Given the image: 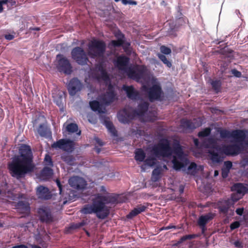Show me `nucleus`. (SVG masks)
Listing matches in <instances>:
<instances>
[{"label": "nucleus", "mask_w": 248, "mask_h": 248, "mask_svg": "<svg viewBox=\"0 0 248 248\" xmlns=\"http://www.w3.org/2000/svg\"><path fill=\"white\" fill-rule=\"evenodd\" d=\"M232 73L234 76L236 77H240L241 75V73L235 69L232 70Z\"/></svg>", "instance_id": "nucleus-42"}, {"label": "nucleus", "mask_w": 248, "mask_h": 248, "mask_svg": "<svg viewBox=\"0 0 248 248\" xmlns=\"http://www.w3.org/2000/svg\"><path fill=\"white\" fill-rule=\"evenodd\" d=\"M175 227H176L173 225H169L164 228H162V230H163V229L168 230V229H172V228H175Z\"/></svg>", "instance_id": "nucleus-49"}, {"label": "nucleus", "mask_w": 248, "mask_h": 248, "mask_svg": "<svg viewBox=\"0 0 248 248\" xmlns=\"http://www.w3.org/2000/svg\"><path fill=\"white\" fill-rule=\"evenodd\" d=\"M229 170L225 169L224 168H222V175L223 178H226L228 176V174L229 172Z\"/></svg>", "instance_id": "nucleus-41"}, {"label": "nucleus", "mask_w": 248, "mask_h": 248, "mask_svg": "<svg viewBox=\"0 0 248 248\" xmlns=\"http://www.w3.org/2000/svg\"><path fill=\"white\" fill-rule=\"evenodd\" d=\"M129 59L127 57L121 56L117 58L114 62L115 66L123 75H126L129 78L144 84V91L148 94L150 100L158 99L161 94V88L156 79L153 77L146 79V68L143 65L129 66Z\"/></svg>", "instance_id": "nucleus-3"}, {"label": "nucleus", "mask_w": 248, "mask_h": 248, "mask_svg": "<svg viewBox=\"0 0 248 248\" xmlns=\"http://www.w3.org/2000/svg\"><path fill=\"white\" fill-rule=\"evenodd\" d=\"M148 106L147 102L144 101L142 104L139 106L137 111L132 112L131 108H124L119 112L118 118L122 123H127L130 120L136 117L140 118L142 121H153L155 119L148 116L149 114L147 111Z\"/></svg>", "instance_id": "nucleus-7"}, {"label": "nucleus", "mask_w": 248, "mask_h": 248, "mask_svg": "<svg viewBox=\"0 0 248 248\" xmlns=\"http://www.w3.org/2000/svg\"><path fill=\"white\" fill-rule=\"evenodd\" d=\"M239 226H240L239 222L238 221H235L231 224L230 228H231V230H234L235 229L238 228L239 227Z\"/></svg>", "instance_id": "nucleus-40"}, {"label": "nucleus", "mask_w": 248, "mask_h": 248, "mask_svg": "<svg viewBox=\"0 0 248 248\" xmlns=\"http://www.w3.org/2000/svg\"><path fill=\"white\" fill-rule=\"evenodd\" d=\"M38 213L42 221L47 222L51 220L52 217L48 208L46 207L39 208Z\"/></svg>", "instance_id": "nucleus-18"}, {"label": "nucleus", "mask_w": 248, "mask_h": 248, "mask_svg": "<svg viewBox=\"0 0 248 248\" xmlns=\"http://www.w3.org/2000/svg\"><path fill=\"white\" fill-rule=\"evenodd\" d=\"M203 170V168L202 166H197L194 163H191L187 168V172L195 174L198 171H202Z\"/></svg>", "instance_id": "nucleus-26"}, {"label": "nucleus", "mask_w": 248, "mask_h": 248, "mask_svg": "<svg viewBox=\"0 0 248 248\" xmlns=\"http://www.w3.org/2000/svg\"><path fill=\"white\" fill-rule=\"evenodd\" d=\"M54 98V100L56 104L59 107H61L62 106V98L61 95H60L58 99L56 98L55 96H53Z\"/></svg>", "instance_id": "nucleus-37"}, {"label": "nucleus", "mask_w": 248, "mask_h": 248, "mask_svg": "<svg viewBox=\"0 0 248 248\" xmlns=\"http://www.w3.org/2000/svg\"><path fill=\"white\" fill-rule=\"evenodd\" d=\"M53 171L51 167H45L41 172V179L43 180H46L52 175Z\"/></svg>", "instance_id": "nucleus-25"}, {"label": "nucleus", "mask_w": 248, "mask_h": 248, "mask_svg": "<svg viewBox=\"0 0 248 248\" xmlns=\"http://www.w3.org/2000/svg\"><path fill=\"white\" fill-rule=\"evenodd\" d=\"M56 182H57V186H58L59 188L60 193H61V192H62V186H61L59 181L57 180Z\"/></svg>", "instance_id": "nucleus-48"}, {"label": "nucleus", "mask_w": 248, "mask_h": 248, "mask_svg": "<svg viewBox=\"0 0 248 248\" xmlns=\"http://www.w3.org/2000/svg\"><path fill=\"white\" fill-rule=\"evenodd\" d=\"M115 36L118 38V40L112 41L110 44L114 46H118L122 45L124 41L123 35L119 31H118L116 32Z\"/></svg>", "instance_id": "nucleus-27"}, {"label": "nucleus", "mask_w": 248, "mask_h": 248, "mask_svg": "<svg viewBox=\"0 0 248 248\" xmlns=\"http://www.w3.org/2000/svg\"><path fill=\"white\" fill-rule=\"evenodd\" d=\"M5 37L7 40H11L14 38V36L11 34H7L5 36Z\"/></svg>", "instance_id": "nucleus-45"}, {"label": "nucleus", "mask_w": 248, "mask_h": 248, "mask_svg": "<svg viewBox=\"0 0 248 248\" xmlns=\"http://www.w3.org/2000/svg\"><path fill=\"white\" fill-rule=\"evenodd\" d=\"M16 209L19 212L27 214L30 210L29 204L27 202H19L17 203Z\"/></svg>", "instance_id": "nucleus-23"}, {"label": "nucleus", "mask_w": 248, "mask_h": 248, "mask_svg": "<svg viewBox=\"0 0 248 248\" xmlns=\"http://www.w3.org/2000/svg\"><path fill=\"white\" fill-rule=\"evenodd\" d=\"M36 194L39 198L48 199L51 197V194L47 187L40 186L36 188Z\"/></svg>", "instance_id": "nucleus-16"}, {"label": "nucleus", "mask_w": 248, "mask_h": 248, "mask_svg": "<svg viewBox=\"0 0 248 248\" xmlns=\"http://www.w3.org/2000/svg\"><path fill=\"white\" fill-rule=\"evenodd\" d=\"M91 108L93 111H98L99 113H103L105 112V108L100 105L97 101H93L90 103Z\"/></svg>", "instance_id": "nucleus-21"}, {"label": "nucleus", "mask_w": 248, "mask_h": 248, "mask_svg": "<svg viewBox=\"0 0 248 248\" xmlns=\"http://www.w3.org/2000/svg\"><path fill=\"white\" fill-rule=\"evenodd\" d=\"M233 244L237 248H242L243 247L242 243L239 240L234 241Z\"/></svg>", "instance_id": "nucleus-43"}, {"label": "nucleus", "mask_w": 248, "mask_h": 248, "mask_svg": "<svg viewBox=\"0 0 248 248\" xmlns=\"http://www.w3.org/2000/svg\"><path fill=\"white\" fill-rule=\"evenodd\" d=\"M194 144H195V146L197 148H200V146L199 145V141H198V140L197 139H194Z\"/></svg>", "instance_id": "nucleus-50"}, {"label": "nucleus", "mask_w": 248, "mask_h": 248, "mask_svg": "<svg viewBox=\"0 0 248 248\" xmlns=\"http://www.w3.org/2000/svg\"><path fill=\"white\" fill-rule=\"evenodd\" d=\"M135 159L137 161L142 162L145 157V154L141 149H137L135 151Z\"/></svg>", "instance_id": "nucleus-28"}, {"label": "nucleus", "mask_w": 248, "mask_h": 248, "mask_svg": "<svg viewBox=\"0 0 248 248\" xmlns=\"http://www.w3.org/2000/svg\"><path fill=\"white\" fill-rule=\"evenodd\" d=\"M214 217V215L211 213H209L205 215L202 216L200 217L198 220V224L201 227H204L206 224Z\"/></svg>", "instance_id": "nucleus-22"}, {"label": "nucleus", "mask_w": 248, "mask_h": 248, "mask_svg": "<svg viewBox=\"0 0 248 248\" xmlns=\"http://www.w3.org/2000/svg\"><path fill=\"white\" fill-rule=\"evenodd\" d=\"M152 114L153 115V117H155V113H153V114L152 113Z\"/></svg>", "instance_id": "nucleus-57"}, {"label": "nucleus", "mask_w": 248, "mask_h": 248, "mask_svg": "<svg viewBox=\"0 0 248 248\" xmlns=\"http://www.w3.org/2000/svg\"><path fill=\"white\" fill-rule=\"evenodd\" d=\"M243 212V208H239L237 209L236 211V213L239 215H241Z\"/></svg>", "instance_id": "nucleus-46"}, {"label": "nucleus", "mask_w": 248, "mask_h": 248, "mask_svg": "<svg viewBox=\"0 0 248 248\" xmlns=\"http://www.w3.org/2000/svg\"><path fill=\"white\" fill-rule=\"evenodd\" d=\"M8 1L7 0H2L0 1V13L3 11V5L5 4Z\"/></svg>", "instance_id": "nucleus-44"}, {"label": "nucleus", "mask_w": 248, "mask_h": 248, "mask_svg": "<svg viewBox=\"0 0 248 248\" xmlns=\"http://www.w3.org/2000/svg\"><path fill=\"white\" fill-rule=\"evenodd\" d=\"M196 236H197V235L195 234L186 235H185V236H183L182 237H181V238L180 239L179 242L181 243V242L185 241L187 240H191L193 238H195Z\"/></svg>", "instance_id": "nucleus-34"}, {"label": "nucleus", "mask_w": 248, "mask_h": 248, "mask_svg": "<svg viewBox=\"0 0 248 248\" xmlns=\"http://www.w3.org/2000/svg\"><path fill=\"white\" fill-rule=\"evenodd\" d=\"M218 175V171L217 170H215L214 171V176H217Z\"/></svg>", "instance_id": "nucleus-52"}, {"label": "nucleus", "mask_w": 248, "mask_h": 248, "mask_svg": "<svg viewBox=\"0 0 248 248\" xmlns=\"http://www.w3.org/2000/svg\"><path fill=\"white\" fill-rule=\"evenodd\" d=\"M69 184L71 186L77 189H83L86 186V181L82 178L73 177L69 180Z\"/></svg>", "instance_id": "nucleus-14"}, {"label": "nucleus", "mask_w": 248, "mask_h": 248, "mask_svg": "<svg viewBox=\"0 0 248 248\" xmlns=\"http://www.w3.org/2000/svg\"><path fill=\"white\" fill-rule=\"evenodd\" d=\"M105 125L109 132L111 133V134L113 136L116 135V131L115 129L114 128L112 123L109 121H106L105 122Z\"/></svg>", "instance_id": "nucleus-29"}, {"label": "nucleus", "mask_w": 248, "mask_h": 248, "mask_svg": "<svg viewBox=\"0 0 248 248\" xmlns=\"http://www.w3.org/2000/svg\"><path fill=\"white\" fill-rule=\"evenodd\" d=\"M232 189L236 191L233 193L231 199L228 201L221 202L218 204V208L221 213L231 216L233 213V210L231 209L234 202L240 199L242 196L248 191V187L242 184H236L234 185Z\"/></svg>", "instance_id": "nucleus-8"}, {"label": "nucleus", "mask_w": 248, "mask_h": 248, "mask_svg": "<svg viewBox=\"0 0 248 248\" xmlns=\"http://www.w3.org/2000/svg\"><path fill=\"white\" fill-rule=\"evenodd\" d=\"M82 88L81 83L77 78H73L70 80L68 89L70 95H74L77 92L80 91Z\"/></svg>", "instance_id": "nucleus-13"}, {"label": "nucleus", "mask_w": 248, "mask_h": 248, "mask_svg": "<svg viewBox=\"0 0 248 248\" xmlns=\"http://www.w3.org/2000/svg\"><path fill=\"white\" fill-rule=\"evenodd\" d=\"M146 208V206L144 205H140L136 208H134L128 215H127V218H131L139 214L144 212Z\"/></svg>", "instance_id": "nucleus-24"}, {"label": "nucleus", "mask_w": 248, "mask_h": 248, "mask_svg": "<svg viewBox=\"0 0 248 248\" xmlns=\"http://www.w3.org/2000/svg\"><path fill=\"white\" fill-rule=\"evenodd\" d=\"M211 132V129L209 128H206L203 130L199 133L198 136L201 139L204 138L208 136Z\"/></svg>", "instance_id": "nucleus-31"}, {"label": "nucleus", "mask_w": 248, "mask_h": 248, "mask_svg": "<svg viewBox=\"0 0 248 248\" xmlns=\"http://www.w3.org/2000/svg\"><path fill=\"white\" fill-rule=\"evenodd\" d=\"M38 119L41 120L42 124H39V127L37 129L38 133L39 134L44 137H49L50 136V131L46 126L44 122L46 121L45 118L43 116H40L38 117Z\"/></svg>", "instance_id": "nucleus-15"}, {"label": "nucleus", "mask_w": 248, "mask_h": 248, "mask_svg": "<svg viewBox=\"0 0 248 248\" xmlns=\"http://www.w3.org/2000/svg\"><path fill=\"white\" fill-rule=\"evenodd\" d=\"M44 163L45 165L46 166V167H52L53 163L51 161V159L50 156L46 155L45 156V158L44 159Z\"/></svg>", "instance_id": "nucleus-33"}, {"label": "nucleus", "mask_w": 248, "mask_h": 248, "mask_svg": "<svg viewBox=\"0 0 248 248\" xmlns=\"http://www.w3.org/2000/svg\"><path fill=\"white\" fill-rule=\"evenodd\" d=\"M105 49V45L103 42L93 39L88 45V54L91 58L100 60L102 58Z\"/></svg>", "instance_id": "nucleus-9"}, {"label": "nucleus", "mask_w": 248, "mask_h": 248, "mask_svg": "<svg viewBox=\"0 0 248 248\" xmlns=\"http://www.w3.org/2000/svg\"><path fill=\"white\" fill-rule=\"evenodd\" d=\"M37 123H38L37 121L35 120L34 123V124H33V126L34 127H36L37 126Z\"/></svg>", "instance_id": "nucleus-53"}, {"label": "nucleus", "mask_w": 248, "mask_h": 248, "mask_svg": "<svg viewBox=\"0 0 248 248\" xmlns=\"http://www.w3.org/2000/svg\"><path fill=\"white\" fill-rule=\"evenodd\" d=\"M99 191L101 193L92 198V204L85 205L81 211L85 214H95L98 218L104 219L109 213L110 207L108 205L116 203L117 199L115 196L108 193L104 186L100 187Z\"/></svg>", "instance_id": "nucleus-4"}, {"label": "nucleus", "mask_w": 248, "mask_h": 248, "mask_svg": "<svg viewBox=\"0 0 248 248\" xmlns=\"http://www.w3.org/2000/svg\"><path fill=\"white\" fill-rule=\"evenodd\" d=\"M166 165H163V167H157L153 171L152 180L154 182L158 181L161 176L162 172L163 170H167Z\"/></svg>", "instance_id": "nucleus-20"}, {"label": "nucleus", "mask_w": 248, "mask_h": 248, "mask_svg": "<svg viewBox=\"0 0 248 248\" xmlns=\"http://www.w3.org/2000/svg\"><path fill=\"white\" fill-rule=\"evenodd\" d=\"M184 191V187L183 186H180V193H183Z\"/></svg>", "instance_id": "nucleus-51"}, {"label": "nucleus", "mask_w": 248, "mask_h": 248, "mask_svg": "<svg viewBox=\"0 0 248 248\" xmlns=\"http://www.w3.org/2000/svg\"><path fill=\"white\" fill-rule=\"evenodd\" d=\"M123 90L127 94L128 97L132 100H138L140 98V95L138 92L133 88V86L124 85Z\"/></svg>", "instance_id": "nucleus-17"}, {"label": "nucleus", "mask_w": 248, "mask_h": 248, "mask_svg": "<svg viewBox=\"0 0 248 248\" xmlns=\"http://www.w3.org/2000/svg\"><path fill=\"white\" fill-rule=\"evenodd\" d=\"M232 167V163L230 161H226L224 163L223 168L230 170Z\"/></svg>", "instance_id": "nucleus-39"}, {"label": "nucleus", "mask_w": 248, "mask_h": 248, "mask_svg": "<svg viewBox=\"0 0 248 248\" xmlns=\"http://www.w3.org/2000/svg\"><path fill=\"white\" fill-rule=\"evenodd\" d=\"M211 83L212 85L213 88H214L215 90L218 91L220 85V82H219V81H212Z\"/></svg>", "instance_id": "nucleus-36"}, {"label": "nucleus", "mask_w": 248, "mask_h": 248, "mask_svg": "<svg viewBox=\"0 0 248 248\" xmlns=\"http://www.w3.org/2000/svg\"><path fill=\"white\" fill-rule=\"evenodd\" d=\"M89 78L92 80L96 79L100 82L103 81L106 85H108L107 94L99 99L102 104H108L115 99V88L109 84V78L106 72L105 67L102 63L98 64L95 69L91 70Z\"/></svg>", "instance_id": "nucleus-6"}, {"label": "nucleus", "mask_w": 248, "mask_h": 248, "mask_svg": "<svg viewBox=\"0 0 248 248\" xmlns=\"http://www.w3.org/2000/svg\"><path fill=\"white\" fill-rule=\"evenodd\" d=\"M58 69L63 73L69 74L71 72L72 67L69 62L62 55H58L56 58V64Z\"/></svg>", "instance_id": "nucleus-10"}, {"label": "nucleus", "mask_w": 248, "mask_h": 248, "mask_svg": "<svg viewBox=\"0 0 248 248\" xmlns=\"http://www.w3.org/2000/svg\"><path fill=\"white\" fill-rule=\"evenodd\" d=\"M160 51L162 53L165 54H169L171 53L170 49L165 46H161Z\"/></svg>", "instance_id": "nucleus-35"}, {"label": "nucleus", "mask_w": 248, "mask_h": 248, "mask_svg": "<svg viewBox=\"0 0 248 248\" xmlns=\"http://www.w3.org/2000/svg\"><path fill=\"white\" fill-rule=\"evenodd\" d=\"M196 182H197V184H199L200 183H202V180H201L200 179L196 180Z\"/></svg>", "instance_id": "nucleus-54"}, {"label": "nucleus", "mask_w": 248, "mask_h": 248, "mask_svg": "<svg viewBox=\"0 0 248 248\" xmlns=\"http://www.w3.org/2000/svg\"><path fill=\"white\" fill-rule=\"evenodd\" d=\"M88 79L87 78H85V81L87 83H89L90 82L88 81Z\"/></svg>", "instance_id": "nucleus-55"}, {"label": "nucleus", "mask_w": 248, "mask_h": 248, "mask_svg": "<svg viewBox=\"0 0 248 248\" xmlns=\"http://www.w3.org/2000/svg\"><path fill=\"white\" fill-rule=\"evenodd\" d=\"M52 146L56 149H61L68 152H71L74 149V143L73 141L62 139L54 143Z\"/></svg>", "instance_id": "nucleus-12"}, {"label": "nucleus", "mask_w": 248, "mask_h": 248, "mask_svg": "<svg viewBox=\"0 0 248 248\" xmlns=\"http://www.w3.org/2000/svg\"><path fill=\"white\" fill-rule=\"evenodd\" d=\"M148 152L150 154L144 161V164L141 166L144 171L146 166H153L156 163V158L163 159L167 162L173 164V168L176 170H186L188 164L186 154L177 141L171 143L167 140H161L159 143L151 149L149 148Z\"/></svg>", "instance_id": "nucleus-2"}, {"label": "nucleus", "mask_w": 248, "mask_h": 248, "mask_svg": "<svg viewBox=\"0 0 248 248\" xmlns=\"http://www.w3.org/2000/svg\"><path fill=\"white\" fill-rule=\"evenodd\" d=\"M181 124L184 128L194 129L201 125L202 122L200 118L194 120L193 122L183 120L181 122Z\"/></svg>", "instance_id": "nucleus-19"}, {"label": "nucleus", "mask_w": 248, "mask_h": 248, "mask_svg": "<svg viewBox=\"0 0 248 248\" xmlns=\"http://www.w3.org/2000/svg\"><path fill=\"white\" fill-rule=\"evenodd\" d=\"M66 130L69 133H74L78 131V127L75 124H70L66 126Z\"/></svg>", "instance_id": "nucleus-30"}, {"label": "nucleus", "mask_w": 248, "mask_h": 248, "mask_svg": "<svg viewBox=\"0 0 248 248\" xmlns=\"http://www.w3.org/2000/svg\"><path fill=\"white\" fill-rule=\"evenodd\" d=\"M19 151L20 155L15 157L9 165L12 176L17 178L22 177L33 168L32 155L30 147L22 145Z\"/></svg>", "instance_id": "nucleus-5"}, {"label": "nucleus", "mask_w": 248, "mask_h": 248, "mask_svg": "<svg viewBox=\"0 0 248 248\" xmlns=\"http://www.w3.org/2000/svg\"><path fill=\"white\" fill-rule=\"evenodd\" d=\"M98 140L97 139V142H99ZM98 143H99V144L100 145H102L101 143H99V142H98Z\"/></svg>", "instance_id": "nucleus-58"}, {"label": "nucleus", "mask_w": 248, "mask_h": 248, "mask_svg": "<svg viewBox=\"0 0 248 248\" xmlns=\"http://www.w3.org/2000/svg\"><path fill=\"white\" fill-rule=\"evenodd\" d=\"M71 55L72 58L79 64L84 65L87 63L88 59L85 51L82 48L75 47L72 50Z\"/></svg>", "instance_id": "nucleus-11"}, {"label": "nucleus", "mask_w": 248, "mask_h": 248, "mask_svg": "<svg viewBox=\"0 0 248 248\" xmlns=\"http://www.w3.org/2000/svg\"><path fill=\"white\" fill-rule=\"evenodd\" d=\"M158 57L160 59V60L165 64L168 67H170L171 66V63L170 62H169L165 56L162 54H158Z\"/></svg>", "instance_id": "nucleus-32"}, {"label": "nucleus", "mask_w": 248, "mask_h": 248, "mask_svg": "<svg viewBox=\"0 0 248 248\" xmlns=\"http://www.w3.org/2000/svg\"><path fill=\"white\" fill-rule=\"evenodd\" d=\"M31 247L32 248H41L40 247L35 245H31ZM12 248H27V247L24 245H20L14 246L12 247Z\"/></svg>", "instance_id": "nucleus-38"}, {"label": "nucleus", "mask_w": 248, "mask_h": 248, "mask_svg": "<svg viewBox=\"0 0 248 248\" xmlns=\"http://www.w3.org/2000/svg\"><path fill=\"white\" fill-rule=\"evenodd\" d=\"M80 134V131H79L78 133H77V135H79Z\"/></svg>", "instance_id": "nucleus-56"}, {"label": "nucleus", "mask_w": 248, "mask_h": 248, "mask_svg": "<svg viewBox=\"0 0 248 248\" xmlns=\"http://www.w3.org/2000/svg\"><path fill=\"white\" fill-rule=\"evenodd\" d=\"M222 138L230 139L234 144L230 146L219 145L218 140L210 139L204 141L201 148H205L209 153V157L214 163H219L223 160V155H237L242 149L248 152V133L242 130H234L230 132L226 130H217Z\"/></svg>", "instance_id": "nucleus-1"}, {"label": "nucleus", "mask_w": 248, "mask_h": 248, "mask_svg": "<svg viewBox=\"0 0 248 248\" xmlns=\"http://www.w3.org/2000/svg\"><path fill=\"white\" fill-rule=\"evenodd\" d=\"M243 165H248V157L244 158L242 161Z\"/></svg>", "instance_id": "nucleus-47"}]
</instances>
